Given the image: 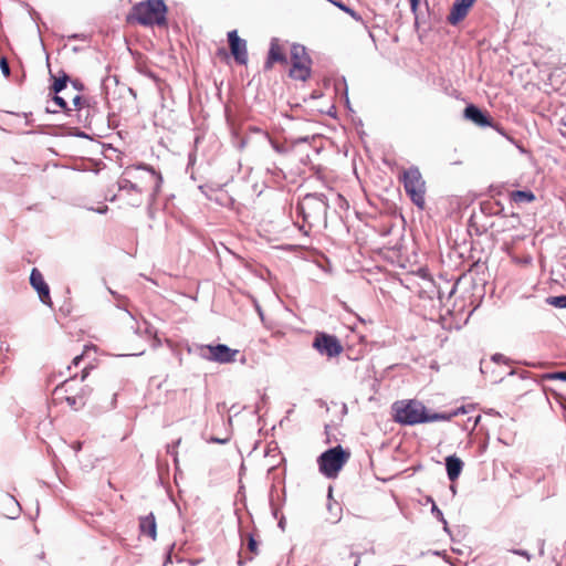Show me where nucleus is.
I'll use <instances>...</instances> for the list:
<instances>
[{
  "instance_id": "nucleus-46",
  "label": "nucleus",
  "mask_w": 566,
  "mask_h": 566,
  "mask_svg": "<svg viewBox=\"0 0 566 566\" xmlns=\"http://www.w3.org/2000/svg\"><path fill=\"white\" fill-rule=\"evenodd\" d=\"M501 358H503V356L501 354H495L493 356V360H495V361H499Z\"/></svg>"
},
{
  "instance_id": "nucleus-19",
  "label": "nucleus",
  "mask_w": 566,
  "mask_h": 566,
  "mask_svg": "<svg viewBox=\"0 0 566 566\" xmlns=\"http://www.w3.org/2000/svg\"><path fill=\"white\" fill-rule=\"evenodd\" d=\"M512 199L516 202H532L535 199V196L532 191L528 190H516L512 193Z\"/></svg>"
},
{
  "instance_id": "nucleus-14",
  "label": "nucleus",
  "mask_w": 566,
  "mask_h": 566,
  "mask_svg": "<svg viewBox=\"0 0 566 566\" xmlns=\"http://www.w3.org/2000/svg\"><path fill=\"white\" fill-rule=\"evenodd\" d=\"M139 530L143 535L156 539L157 536V524L153 513L139 518Z\"/></svg>"
},
{
  "instance_id": "nucleus-23",
  "label": "nucleus",
  "mask_w": 566,
  "mask_h": 566,
  "mask_svg": "<svg viewBox=\"0 0 566 566\" xmlns=\"http://www.w3.org/2000/svg\"><path fill=\"white\" fill-rule=\"evenodd\" d=\"M65 400H66L67 405L73 409H78L84 406V396H77V395L66 396Z\"/></svg>"
},
{
  "instance_id": "nucleus-48",
  "label": "nucleus",
  "mask_w": 566,
  "mask_h": 566,
  "mask_svg": "<svg viewBox=\"0 0 566 566\" xmlns=\"http://www.w3.org/2000/svg\"><path fill=\"white\" fill-rule=\"evenodd\" d=\"M140 202H142V200H140V199H136V200H134L133 205H134V206H139V205H140Z\"/></svg>"
},
{
  "instance_id": "nucleus-33",
  "label": "nucleus",
  "mask_w": 566,
  "mask_h": 566,
  "mask_svg": "<svg viewBox=\"0 0 566 566\" xmlns=\"http://www.w3.org/2000/svg\"><path fill=\"white\" fill-rule=\"evenodd\" d=\"M270 143H271L272 148H273L277 154H285V153H286V148H285L283 145H281V144L276 143V142H275V140H273V139H270Z\"/></svg>"
},
{
  "instance_id": "nucleus-52",
  "label": "nucleus",
  "mask_w": 566,
  "mask_h": 566,
  "mask_svg": "<svg viewBox=\"0 0 566 566\" xmlns=\"http://www.w3.org/2000/svg\"><path fill=\"white\" fill-rule=\"evenodd\" d=\"M328 496H332V489L328 490Z\"/></svg>"
},
{
  "instance_id": "nucleus-1",
  "label": "nucleus",
  "mask_w": 566,
  "mask_h": 566,
  "mask_svg": "<svg viewBox=\"0 0 566 566\" xmlns=\"http://www.w3.org/2000/svg\"><path fill=\"white\" fill-rule=\"evenodd\" d=\"M298 216L303 219L300 230L308 235L311 229L316 227L326 228V216L328 202L323 193H307L296 207Z\"/></svg>"
},
{
  "instance_id": "nucleus-5",
  "label": "nucleus",
  "mask_w": 566,
  "mask_h": 566,
  "mask_svg": "<svg viewBox=\"0 0 566 566\" xmlns=\"http://www.w3.org/2000/svg\"><path fill=\"white\" fill-rule=\"evenodd\" d=\"M402 182L410 200L419 209L424 208L426 181L418 167L412 166L402 172Z\"/></svg>"
},
{
  "instance_id": "nucleus-2",
  "label": "nucleus",
  "mask_w": 566,
  "mask_h": 566,
  "mask_svg": "<svg viewBox=\"0 0 566 566\" xmlns=\"http://www.w3.org/2000/svg\"><path fill=\"white\" fill-rule=\"evenodd\" d=\"M394 411L395 420L406 426L434 422L448 418L442 415H438V412H427L426 407L417 400H409L408 402H396L394 405Z\"/></svg>"
},
{
  "instance_id": "nucleus-50",
  "label": "nucleus",
  "mask_w": 566,
  "mask_h": 566,
  "mask_svg": "<svg viewBox=\"0 0 566 566\" xmlns=\"http://www.w3.org/2000/svg\"><path fill=\"white\" fill-rule=\"evenodd\" d=\"M428 503H434V501L432 500V497H428Z\"/></svg>"
},
{
  "instance_id": "nucleus-7",
  "label": "nucleus",
  "mask_w": 566,
  "mask_h": 566,
  "mask_svg": "<svg viewBox=\"0 0 566 566\" xmlns=\"http://www.w3.org/2000/svg\"><path fill=\"white\" fill-rule=\"evenodd\" d=\"M313 347L322 355L329 358L336 357L343 353V345L334 335L319 333L313 342Z\"/></svg>"
},
{
  "instance_id": "nucleus-9",
  "label": "nucleus",
  "mask_w": 566,
  "mask_h": 566,
  "mask_svg": "<svg viewBox=\"0 0 566 566\" xmlns=\"http://www.w3.org/2000/svg\"><path fill=\"white\" fill-rule=\"evenodd\" d=\"M30 284L38 292L40 301L43 304L51 306L52 301H51V296H50L49 285L46 284L42 273L38 269H33L31 271Z\"/></svg>"
},
{
  "instance_id": "nucleus-28",
  "label": "nucleus",
  "mask_w": 566,
  "mask_h": 566,
  "mask_svg": "<svg viewBox=\"0 0 566 566\" xmlns=\"http://www.w3.org/2000/svg\"><path fill=\"white\" fill-rule=\"evenodd\" d=\"M180 439H178L176 442H174L172 444H168L167 446V453H169L170 455L174 457L175 461L177 460V447L178 444L180 443Z\"/></svg>"
},
{
  "instance_id": "nucleus-53",
  "label": "nucleus",
  "mask_w": 566,
  "mask_h": 566,
  "mask_svg": "<svg viewBox=\"0 0 566 566\" xmlns=\"http://www.w3.org/2000/svg\"><path fill=\"white\" fill-rule=\"evenodd\" d=\"M355 566H359V559L356 560Z\"/></svg>"
},
{
  "instance_id": "nucleus-4",
  "label": "nucleus",
  "mask_w": 566,
  "mask_h": 566,
  "mask_svg": "<svg viewBox=\"0 0 566 566\" xmlns=\"http://www.w3.org/2000/svg\"><path fill=\"white\" fill-rule=\"evenodd\" d=\"M349 457V451L342 446L333 447L317 458L318 470L325 478L335 479Z\"/></svg>"
},
{
  "instance_id": "nucleus-26",
  "label": "nucleus",
  "mask_w": 566,
  "mask_h": 566,
  "mask_svg": "<svg viewBox=\"0 0 566 566\" xmlns=\"http://www.w3.org/2000/svg\"><path fill=\"white\" fill-rule=\"evenodd\" d=\"M53 102L61 109H63L67 115H70V113L72 112V109L67 107L66 101L62 96H59V94H54Z\"/></svg>"
},
{
  "instance_id": "nucleus-43",
  "label": "nucleus",
  "mask_w": 566,
  "mask_h": 566,
  "mask_svg": "<svg viewBox=\"0 0 566 566\" xmlns=\"http://www.w3.org/2000/svg\"><path fill=\"white\" fill-rule=\"evenodd\" d=\"M442 524H443V530L444 532H447L448 534H450V530H449V526H448V522L447 520L443 517V521H440Z\"/></svg>"
},
{
  "instance_id": "nucleus-32",
  "label": "nucleus",
  "mask_w": 566,
  "mask_h": 566,
  "mask_svg": "<svg viewBox=\"0 0 566 566\" xmlns=\"http://www.w3.org/2000/svg\"><path fill=\"white\" fill-rule=\"evenodd\" d=\"M75 380V377H70V379H66L65 381H63V384L61 386H57L55 388V391L57 392L59 390L61 389H64L65 391H69L70 390V387H71V384Z\"/></svg>"
},
{
  "instance_id": "nucleus-11",
  "label": "nucleus",
  "mask_w": 566,
  "mask_h": 566,
  "mask_svg": "<svg viewBox=\"0 0 566 566\" xmlns=\"http://www.w3.org/2000/svg\"><path fill=\"white\" fill-rule=\"evenodd\" d=\"M474 2L475 0H455L448 15V22L452 25H457L467 17L469 9Z\"/></svg>"
},
{
  "instance_id": "nucleus-25",
  "label": "nucleus",
  "mask_w": 566,
  "mask_h": 566,
  "mask_svg": "<svg viewBox=\"0 0 566 566\" xmlns=\"http://www.w3.org/2000/svg\"><path fill=\"white\" fill-rule=\"evenodd\" d=\"M135 332L137 334H145L147 336H153L155 334L154 327L146 321L143 322V326L137 324Z\"/></svg>"
},
{
  "instance_id": "nucleus-40",
  "label": "nucleus",
  "mask_w": 566,
  "mask_h": 566,
  "mask_svg": "<svg viewBox=\"0 0 566 566\" xmlns=\"http://www.w3.org/2000/svg\"><path fill=\"white\" fill-rule=\"evenodd\" d=\"M480 419H481V416H480V415H478V416H475V417H474L473 422H472V426H471V430L475 429V427L478 426V423H479Z\"/></svg>"
},
{
  "instance_id": "nucleus-34",
  "label": "nucleus",
  "mask_w": 566,
  "mask_h": 566,
  "mask_svg": "<svg viewBox=\"0 0 566 566\" xmlns=\"http://www.w3.org/2000/svg\"><path fill=\"white\" fill-rule=\"evenodd\" d=\"M431 513L439 520V521H443V513L441 512V510L436 505V503H433V505L431 506Z\"/></svg>"
},
{
  "instance_id": "nucleus-15",
  "label": "nucleus",
  "mask_w": 566,
  "mask_h": 566,
  "mask_svg": "<svg viewBox=\"0 0 566 566\" xmlns=\"http://www.w3.org/2000/svg\"><path fill=\"white\" fill-rule=\"evenodd\" d=\"M463 462L457 455H449L446 458V469L450 481H455L462 471Z\"/></svg>"
},
{
  "instance_id": "nucleus-47",
  "label": "nucleus",
  "mask_w": 566,
  "mask_h": 566,
  "mask_svg": "<svg viewBox=\"0 0 566 566\" xmlns=\"http://www.w3.org/2000/svg\"><path fill=\"white\" fill-rule=\"evenodd\" d=\"M106 211H107V207L106 206H104L103 208L97 210L98 213H105Z\"/></svg>"
},
{
  "instance_id": "nucleus-41",
  "label": "nucleus",
  "mask_w": 566,
  "mask_h": 566,
  "mask_svg": "<svg viewBox=\"0 0 566 566\" xmlns=\"http://www.w3.org/2000/svg\"><path fill=\"white\" fill-rule=\"evenodd\" d=\"M409 1H410L411 10L416 11L420 0H409Z\"/></svg>"
},
{
  "instance_id": "nucleus-10",
  "label": "nucleus",
  "mask_w": 566,
  "mask_h": 566,
  "mask_svg": "<svg viewBox=\"0 0 566 566\" xmlns=\"http://www.w3.org/2000/svg\"><path fill=\"white\" fill-rule=\"evenodd\" d=\"M135 170H144L146 172L147 182L149 184L153 196H156L160 191V187L163 184V177L160 172H157L151 166L146 164H139L133 167ZM132 172V168L127 167L125 174L129 175Z\"/></svg>"
},
{
  "instance_id": "nucleus-29",
  "label": "nucleus",
  "mask_w": 566,
  "mask_h": 566,
  "mask_svg": "<svg viewBox=\"0 0 566 566\" xmlns=\"http://www.w3.org/2000/svg\"><path fill=\"white\" fill-rule=\"evenodd\" d=\"M248 549L252 554H258V543H256V541L254 539V537L252 535H249Z\"/></svg>"
},
{
  "instance_id": "nucleus-20",
  "label": "nucleus",
  "mask_w": 566,
  "mask_h": 566,
  "mask_svg": "<svg viewBox=\"0 0 566 566\" xmlns=\"http://www.w3.org/2000/svg\"><path fill=\"white\" fill-rule=\"evenodd\" d=\"M291 55H292V62L302 61V62L306 63L308 61L307 54L305 52V48L300 44H295L292 46Z\"/></svg>"
},
{
  "instance_id": "nucleus-36",
  "label": "nucleus",
  "mask_w": 566,
  "mask_h": 566,
  "mask_svg": "<svg viewBox=\"0 0 566 566\" xmlns=\"http://www.w3.org/2000/svg\"><path fill=\"white\" fill-rule=\"evenodd\" d=\"M515 555H520V556H523L525 557L527 560L531 559V554L527 552V551H524V549H514L512 551Z\"/></svg>"
},
{
  "instance_id": "nucleus-8",
  "label": "nucleus",
  "mask_w": 566,
  "mask_h": 566,
  "mask_svg": "<svg viewBox=\"0 0 566 566\" xmlns=\"http://www.w3.org/2000/svg\"><path fill=\"white\" fill-rule=\"evenodd\" d=\"M228 42L235 62L245 65L248 63L247 41L239 38L237 30H232L228 33Z\"/></svg>"
},
{
  "instance_id": "nucleus-38",
  "label": "nucleus",
  "mask_w": 566,
  "mask_h": 566,
  "mask_svg": "<svg viewBox=\"0 0 566 566\" xmlns=\"http://www.w3.org/2000/svg\"><path fill=\"white\" fill-rule=\"evenodd\" d=\"M210 441H211V442H214V443H221V444H224V443H227V442L229 441V439H227V438H226V439H220V438H214V437H212V438L210 439Z\"/></svg>"
},
{
  "instance_id": "nucleus-3",
  "label": "nucleus",
  "mask_w": 566,
  "mask_h": 566,
  "mask_svg": "<svg viewBox=\"0 0 566 566\" xmlns=\"http://www.w3.org/2000/svg\"><path fill=\"white\" fill-rule=\"evenodd\" d=\"M167 6L164 0H146L133 7L130 19L144 27L166 25Z\"/></svg>"
},
{
  "instance_id": "nucleus-18",
  "label": "nucleus",
  "mask_w": 566,
  "mask_h": 566,
  "mask_svg": "<svg viewBox=\"0 0 566 566\" xmlns=\"http://www.w3.org/2000/svg\"><path fill=\"white\" fill-rule=\"evenodd\" d=\"M118 188L120 191H136L137 193H143L145 190H147V187H140L137 184L130 181L127 178H120L118 180Z\"/></svg>"
},
{
  "instance_id": "nucleus-22",
  "label": "nucleus",
  "mask_w": 566,
  "mask_h": 566,
  "mask_svg": "<svg viewBox=\"0 0 566 566\" xmlns=\"http://www.w3.org/2000/svg\"><path fill=\"white\" fill-rule=\"evenodd\" d=\"M69 81L67 74L63 73L62 76L54 80V83L51 87L54 94H59L66 87V83Z\"/></svg>"
},
{
  "instance_id": "nucleus-31",
  "label": "nucleus",
  "mask_w": 566,
  "mask_h": 566,
  "mask_svg": "<svg viewBox=\"0 0 566 566\" xmlns=\"http://www.w3.org/2000/svg\"><path fill=\"white\" fill-rule=\"evenodd\" d=\"M0 67L4 76L10 75V66L6 57L0 59Z\"/></svg>"
},
{
  "instance_id": "nucleus-54",
  "label": "nucleus",
  "mask_w": 566,
  "mask_h": 566,
  "mask_svg": "<svg viewBox=\"0 0 566 566\" xmlns=\"http://www.w3.org/2000/svg\"><path fill=\"white\" fill-rule=\"evenodd\" d=\"M562 123H563L564 126H566V120H563Z\"/></svg>"
},
{
  "instance_id": "nucleus-42",
  "label": "nucleus",
  "mask_w": 566,
  "mask_h": 566,
  "mask_svg": "<svg viewBox=\"0 0 566 566\" xmlns=\"http://www.w3.org/2000/svg\"><path fill=\"white\" fill-rule=\"evenodd\" d=\"M83 358V355H77L73 358V365L74 366H77L80 364V361L82 360Z\"/></svg>"
},
{
  "instance_id": "nucleus-17",
  "label": "nucleus",
  "mask_w": 566,
  "mask_h": 566,
  "mask_svg": "<svg viewBox=\"0 0 566 566\" xmlns=\"http://www.w3.org/2000/svg\"><path fill=\"white\" fill-rule=\"evenodd\" d=\"M3 504L7 506V511L4 512L7 517L15 518L19 515L21 507L13 496L7 494L3 499Z\"/></svg>"
},
{
  "instance_id": "nucleus-37",
  "label": "nucleus",
  "mask_w": 566,
  "mask_h": 566,
  "mask_svg": "<svg viewBox=\"0 0 566 566\" xmlns=\"http://www.w3.org/2000/svg\"><path fill=\"white\" fill-rule=\"evenodd\" d=\"M554 379H560L566 381V371H557L551 376Z\"/></svg>"
},
{
  "instance_id": "nucleus-35",
  "label": "nucleus",
  "mask_w": 566,
  "mask_h": 566,
  "mask_svg": "<svg viewBox=\"0 0 566 566\" xmlns=\"http://www.w3.org/2000/svg\"><path fill=\"white\" fill-rule=\"evenodd\" d=\"M92 389L87 386H84L81 388L80 392L76 394L77 396H84V403L86 402V398L91 395Z\"/></svg>"
},
{
  "instance_id": "nucleus-51",
  "label": "nucleus",
  "mask_w": 566,
  "mask_h": 566,
  "mask_svg": "<svg viewBox=\"0 0 566 566\" xmlns=\"http://www.w3.org/2000/svg\"><path fill=\"white\" fill-rule=\"evenodd\" d=\"M48 112H50V113H56L57 111H55V109H49V108H48Z\"/></svg>"
},
{
  "instance_id": "nucleus-45",
  "label": "nucleus",
  "mask_w": 566,
  "mask_h": 566,
  "mask_svg": "<svg viewBox=\"0 0 566 566\" xmlns=\"http://www.w3.org/2000/svg\"><path fill=\"white\" fill-rule=\"evenodd\" d=\"M307 140H308V137L305 136V137L298 138L295 143H306Z\"/></svg>"
},
{
  "instance_id": "nucleus-21",
  "label": "nucleus",
  "mask_w": 566,
  "mask_h": 566,
  "mask_svg": "<svg viewBox=\"0 0 566 566\" xmlns=\"http://www.w3.org/2000/svg\"><path fill=\"white\" fill-rule=\"evenodd\" d=\"M331 2L334 6H336L338 9H340L342 11L348 13L355 21L364 23L361 15L358 12H356L355 10H353L352 8H349L348 6H346L344 2L333 1V0H331Z\"/></svg>"
},
{
  "instance_id": "nucleus-16",
  "label": "nucleus",
  "mask_w": 566,
  "mask_h": 566,
  "mask_svg": "<svg viewBox=\"0 0 566 566\" xmlns=\"http://www.w3.org/2000/svg\"><path fill=\"white\" fill-rule=\"evenodd\" d=\"M292 63L293 65L290 70V75L295 80L306 81L311 75L310 67L306 65V63L302 61H295Z\"/></svg>"
},
{
  "instance_id": "nucleus-6",
  "label": "nucleus",
  "mask_w": 566,
  "mask_h": 566,
  "mask_svg": "<svg viewBox=\"0 0 566 566\" xmlns=\"http://www.w3.org/2000/svg\"><path fill=\"white\" fill-rule=\"evenodd\" d=\"M198 349L201 358L219 364L233 363L235 361V356L239 354L238 349H232L224 344L200 345Z\"/></svg>"
},
{
  "instance_id": "nucleus-13",
  "label": "nucleus",
  "mask_w": 566,
  "mask_h": 566,
  "mask_svg": "<svg viewBox=\"0 0 566 566\" xmlns=\"http://www.w3.org/2000/svg\"><path fill=\"white\" fill-rule=\"evenodd\" d=\"M275 62L285 63L286 56L282 52V49L279 44V40L276 38H273L271 40L269 56H268L264 67L266 70H270L272 67L273 63H275Z\"/></svg>"
},
{
  "instance_id": "nucleus-27",
  "label": "nucleus",
  "mask_w": 566,
  "mask_h": 566,
  "mask_svg": "<svg viewBox=\"0 0 566 566\" xmlns=\"http://www.w3.org/2000/svg\"><path fill=\"white\" fill-rule=\"evenodd\" d=\"M468 412H469V410H467L465 407H460V408H457L455 410H453L451 412H438V415H442L444 417H448L443 421H449V420H451L453 417H455L458 415H464V413H468Z\"/></svg>"
},
{
  "instance_id": "nucleus-30",
  "label": "nucleus",
  "mask_w": 566,
  "mask_h": 566,
  "mask_svg": "<svg viewBox=\"0 0 566 566\" xmlns=\"http://www.w3.org/2000/svg\"><path fill=\"white\" fill-rule=\"evenodd\" d=\"M73 105L76 107V109H81L83 106L86 105V99H84L82 96L76 95L72 99Z\"/></svg>"
},
{
  "instance_id": "nucleus-39",
  "label": "nucleus",
  "mask_w": 566,
  "mask_h": 566,
  "mask_svg": "<svg viewBox=\"0 0 566 566\" xmlns=\"http://www.w3.org/2000/svg\"><path fill=\"white\" fill-rule=\"evenodd\" d=\"M88 374H90L88 368H87V367H85V368L82 370V375H81V379H80V381H81V382H83V381L86 379V377L88 376Z\"/></svg>"
},
{
  "instance_id": "nucleus-49",
  "label": "nucleus",
  "mask_w": 566,
  "mask_h": 566,
  "mask_svg": "<svg viewBox=\"0 0 566 566\" xmlns=\"http://www.w3.org/2000/svg\"><path fill=\"white\" fill-rule=\"evenodd\" d=\"M80 449H81V442H77V443L75 444V450H76V451H78Z\"/></svg>"
},
{
  "instance_id": "nucleus-44",
  "label": "nucleus",
  "mask_w": 566,
  "mask_h": 566,
  "mask_svg": "<svg viewBox=\"0 0 566 566\" xmlns=\"http://www.w3.org/2000/svg\"><path fill=\"white\" fill-rule=\"evenodd\" d=\"M284 525H285V521H284V517H282L280 521H279V527L284 530Z\"/></svg>"
},
{
  "instance_id": "nucleus-12",
  "label": "nucleus",
  "mask_w": 566,
  "mask_h": 566,
  "mask_svg": "<svg viewBox=\"0 0 566 566\" xmlns=\"http://www.w3.org/2000/svg\"><path fill=\"white\" fill-rule=\"evenodd\" d=\"M464 117L480 127L491 126L490 118L475 105H468L464 108Z\"/></svg>"
},
{
  "instance_id": "nucleus-24",
  "label": "nucleus",
  "mask_w": 566,
  "mask_h": 566,
  "mask_svg": "<svg viewBox=\"0 0 566 566\" xmlns=\"http://www.w3.org/2000/svg\"><path fill=\"white\" fill-rule=\"evenodd\" d=\"M547 303L558 308H566V295L551 296Z\"/></svg>"
}]
</instances>
